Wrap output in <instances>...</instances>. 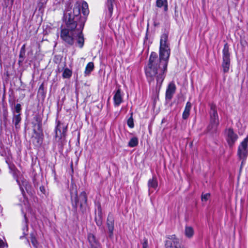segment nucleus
Instances as JSON below:
<instances>
[{"label": "nucleus", "instance_id": "obj_7", "mask_svg": "<svg viewBox=\"0 0 248 248\" xmlns=\"http://www.w3.org/2000/svg\"><path fill=\"white\" fill-rule=\"evenodd\" d=\"M176 89V86L174 83L171 82L168 86L166 91V99L168 100H170L174 94L175 93Z\"/></svg>", "mask_w": 248, "mask_h": 248}, {"label": "nucleus", "instance_id": "obj_41", "mask_svg": "<svg viewBox=\"0 0 248 248\" xmlns=\"http://www.w3.org/2000/svg\"><path fill=\"white\" fill-rule=\"evenodd\" d=\"M83 12L84 15L86 14V10L83 11Z\"/></svg>", "mask_w": 248, "mask_h": 248}, {"label": "nucleus", "instance_id": "obj_27", "mask_svg": "<svg viewBox=\"0 0 248 248\" xmlns=\"http://www.w3.org/2000/svg\"><path fill=\"white\" fill-rule=\"evenodd\" d=\"M127 125L130 128L134 127V124L133 122V119L132 116H131L127 120Z\"/></svg>", "mask_w": 248, "mask_h": 248}, {"label": "nucleus", "instance_id": "obj_40", "mask_svg": "<svg viewBox=\"0 0 248 248\" xmlns=\"http://www.w3.org/2000/svg\"><path fill=\"white\" fill-rule=\"evenodd\" d=\"M97 224L98 225H101V222H97Z\"/></svg>", "mask_w": 248, "mask_h": 248}, {"label": "nucleus", "instance_id": "obj_26", "mask_svg": "<svg viewBox=\"0 0 248 248\" xmlns=\"http://www.w3.org/2000/svg\"><path fill=\"white\" fill-rule=\"evenodd\" d=\"M169 239L172 240L174 245L175 246L176 245L179 244V240L177 238L175 235H170L168 237Z\"/></svg>", "mask_w": 248, "mask_h": 248}, {"label": "nucleus", "instance_id": "obj_24", "mask_svg": "<svg viewBox=\"0 0 248 248\" xmlns=\"http://www.w3.org/2000/svg\"><path fill=\"white\" fill-rule=\"evenodd\" d=\"M72 71L69 69L67 68H65L62 73V77L63 78H69L72 76Z\"/></svg>", "mask_w": 248, "mask_h": 248}, {"label": "nucleus", "instance_id": "obj_28", "mask_svg": "<svg viewBox=\"0 0 248 248\" xmlns=\"http://www.w3.org/2000/svg\"><path fill=\"white\" fill-rule=\"evenodd\" d=\"M210 197L209 193H206L205 194H202V202H206Z\"/></svg>", "mask_w": 248, "mask_h": 248}, {"label": "nucleus", "instance_id": "obj_33", "mask_svg": "<svg viewBox=\"0 0 248 248\" xmlns=\"http://www.w3.org/2000/svg\"><path fill=\"white\" fill-rule=\"evenodd\" d=\"M148 247V240L147 239L144 238L143 239V242L142 243V248H147Z\"/></svg>", "mask_w": 248, "mask_h": 248}, {"label": "nucleus", "instance_id": "obj_38", "mask_svg": "<svg viewBox=\"0 0 248 248\" xmlns=\"http://www.w3.org/2000/svg\"><path fill=\"white\" fill-rule=\"evenodd\" d=\"M47 0H40V2L42 4L45 3Z\"/></svg>", "mask_w": 248, "mask_h": 248}, {"label": "nucleus", "instance_id": "obj_11", "mask_svg": "<svg viewBox=\"0 0 248 248\" xmlns=\"http://www.w3.org/2000/svg\"><path fill=\"white\" fill-rule=\"evenodd\" d=\"M219 124V120L216 119H210V124L208 127V130L211 133L216 132Z\"/></svg>", "mask_w": 248, "mask_h": 248}, {"label": "nucleus", "instance_id": "obj_30", "mask_svg": "<svg viewBox=\"0 0 248 248\" xmlns=\"http://www.w3.org/2000/svg\"><path fill=\"white\" fill-rule=\"evenodd\" d=\"M31 241L33 245L35 247L37 246V240L35 237L33 236V234H31Z\"/></svg>", "mask_w": 248, "mask_h": 248}, {"label": "nucleus", "instance_id": "obj_37", "mask_svg": "<svg viewBox=\"0 0 248 248\" xmlns=\"http://www.w3.org/2000/svg\"><path fill=\"white\" fill-rule=\"evenodd\" d=\"M82 7L83 8H85L86 7H88L87 3L86 2H84L83 3Z\"/></svg>", "mask_w": 248, "mask_h": 248}, {"label": "nucleus", "instance_id": "obj_19", "mask_svg": "<svg viewBox=\"0 0 248 248\" xmlns=\"http://www.w3.org/2000/svg\"><path fill=\"white\" fill-rule=\"evenodd\" d=\"M185 235L188 238H191L194 234V230L192 227L186 226L185 231Z\"/></svg>", "mask_w": 248, "mask_h": 248}, {"label": "nucleus", "instance_id": "obj_22", "mask_svg": "<svg viewBox=\"0 0 248 248\" xmlns=\"http://www.w3.org/2000/svg\"><path fill=\"white\" fill-rule=\"evenodd\" d=\"M138 138L137 137H133L130 140L128 145L130 147H134L138 144Z\"/></svg>", "mask_w": 248, "mask_h": 248}, {"label": "nucleus", "instance_id": "obj_20", "mask_svg": "<svg viewBox=\"0 0 248 248\" xmlns=\"http://www.w3.org/2000/svg\"><path fill=\"white\" fill-rule=\"evenodd\" d=\"M93 68H94L93 63V62H89L86 66L85 74L86 75L90 74V73L93 70Z\"/></svg>", "mask_w": 248, "mask_h": 248}, {"label": "nucleus", "instance_id": "obj_5", "mask_svg": "<svg viewBox=\"0 0 248 248\" xmlns=\"http://www.w3.org/2000/svg\"><path fill=\"white\" fill-rule=\"evenodd\" d=\"M226 140L230 147H232L238 139V136L232 128H229L225 130Z\"/></svg>", "mask_w": 248, "mask_h": 248}, {"label": "nucleus", "instance_id": "obj_17", "mask_svg": "<svg viewBox=\"0 0 248 248\" xmlns=\"http://www.w3.org/2000/svg\"><path fill=\"white\" fill-rule=\"evenodd\" d=\"M16 182L20 187V189L22 194H23L24 192V188L27 190L28 188L30 187L28 182L26 180H22L21 183L18 179H16Z\"/></svg>", "mask_w": 248, "mask_h": 248}, {"label": "nucleus", "instance_id": "obj_35", "mask_svg": "<svg viewBox=\"0 0 248 248\" xmlns=\"http://www.w3.org/2000/svg\"><path fill=\"white\" fill-rule=\"evenodd\" d=\"M9 169L13 171H15L16 170L14 165H9Z\"/></svg>", "mask_w": 248, "mask_h": 248}, {"label": "nucleus", "instance_id": "obj_32", "mask_svg": "<svg viewBox=\"0 0 248 248\" xmlns=\"http://www.w3.org/2000/svg\"><path fill=\"white\" fill-rule=\"evenodd\" d=\"M166 248H173L172 243L170 241H166L165 243Z\"/></svg>", "mask_w": 248, "mask_h": 248}, {"label": "nucleus", "instance_id": "obj_21", "mask_svg": "<svg viewBox=\"0 0 248 248\" xmlns=\"http://www.w3.org/2000/svg\"><path fill=\"white\" fill-rule=\"evenodd\" d=\"M80 207L81 208L83 206V204H86L87 201V197L86 192L84 191L82 192L80 195Z\"/></svg>", "mask_w": 248, "mask_h": 248}, {"label": "nucleus", "instance_id": "obj_4", "mask_svg": "<svg viewBox=\"0 0 248 248\" xmlns=\"http://www.w3.org/2000/svg\"><path fill=\"white\" fill-rule=\"evenodd\" d=\"M222 67L224 73L229 72L230 66V54L229 52V46L227 44H225L222 50Z\"/></svg>", "mask_w": 248, "mask_h": 248}, {"label": "nucleus", "instance_id": "obj_8", "mask_svg": "<svg viewBox=\"0 0 248 248\" xmlns=\"http://www.w3.org/2000/svg\"><path fill=\"white\" fill-rule=\"evenodd\" d=\"M113 99L114 101V105L115 107L119 106L123 102V94L120 88H118L115 93Z\"/></svg>", "mask_w": 248, "mask_h": 248}, {"label": "nucleus", "instance_id": "obj_42", "mask_svg": "<svg viewBox=\"0 0 248 248\" xmlns=\"http://www.w3.org/2000/svg\"><path fill=\"white\" fill-rule=\"evenodd\" d=\"M38 127H39V128H40V127H41V124H38Z\"/></svg>", "mask_w": 248, "mask_h": 248}, {"label": "nucleus", "instance_id": "obj_12", "mask_svg": "<svg viewBox=\"0 0 248 248\" xmlns=\"http://www.w3.org/2000/svg\"><path fill=\"white\" fill-rule=\"evenodd\" d=\"M34 134L35 136L32 137V141L33 143L36 146L40 145L43 141V135L42 134L37 133L34 130Z\"/></svg>", "mask_w": 248, "mask_h": 248}, {"label": "nucleus", "instance_id": "obj_25", "mask_svg": "<svg viewBox=\"0 0 248 248\" xmlns=\"http://www.w3.org/2000/svg\"><path fill=\"white\" fill-rule=\"evenodd\" d=\"M25 222L24 223V225L23 227V236H20V238H22V237H24L25 235H26L28 234V227L27 223V219L25 217Z\"/></svg>", "mask_w": 248, "mask_h": 248}, {"label": "nucleus", "instance_id": "obj_29", "mask_svg": "<svg viewBox=\"0 0 248 248\" xmlns=\"http://www.w3.org/2000/svg\"><path fill=\"white\" fill-rule=\"evenodd\" d=\"M165 4L164 0H156V5L159 8L162 7Z\"/></svg>", "mask_w": 248, "mask_h": 248}, {"label": "nucleus", "instance_id": "obj_9", "mask_svg": "<svg viewBox=\"0 0 248 248\" xmlns=\"http://www.w3.org/2000/svg\"><path fill=\"white\" fill-rule=\"evenodd\" d=\"M114 2V0H107L105 10L106 16L108 18L112 16Z\"/></svg>", "mask_w": 248, "mask_h": 248}, {"label": "nucleus", "instance_id": "obj_6", "mask_svg": "<svg viewBox=\"0 0 248 248\" xmlns=\"http://www.w3.org/2000/svg\"><path fill=\"white\" fill-rule=\"evenodd\" d=\"M66 131L67 125L62 124L60 122H58L55 128L56 138L59 137V135H60V138L65 137L66 136Z\"/></svg>", "mask_w": 248, "mask_h": 248}, {"label": "nucleus", "instance_id": "obj_34", "mask_svg": "<svg viewBox=\"0 0 248 248\" xmlns=\"http://www.w3.org/2000/svg\"><path fill=\"white\" fill-rule=\"evenodd\" d=\"M165 0V4H164V9L165 11H167L168 10V1L167 0Z\"/></svg>", "mask_w": 248, "mask_h": 248}, {"label": "nucleus", "instance_id": "obj_13", "mask_svg": "<svg viewBox=\"0 0 248 248\" xmlns=\"http://www.w3.org/2000/svg\"><path fill=\"white\" fill-rule=\"evenodd\" d=\"M88 238L92 248H100V245L97 243L95 236L93 234H89Z\"/></svg>", "mask_w": 248, "mask_h": 248}, {"label": "nucleus", "instance_id": "obj_10", "mask_svg": "<svg viewBox=\"0 0 248 248\" xmlns=\"http://www.w3.org/2000/svg\"><path fill=\"white\" fill-rule=\"evenodd\" d=\"M158 186V182L155 177H153L148 182V187L149 189V194L150 195L154 190L156 189Z\"/></svg>", "mask_w": 248, "mask_h": 248}, {"label": "nucleus", "instance_id": "obj_2", "mask_svg": "<svg viewBox=\"0 0 248 248\" xmlns=\"http://www.w3.org/2000/svg\"><path fill=\"white\" fill-rule=\"evenodd\" d=\"M66 27L62 29L60 34L61 39L64 44L73 46L75 38H77V43L80 48H82L84 44V39L82 33L84 23L80 21V4L78 2L73 9H67L64 14Z\"/></svg>", "mask_w": 248, "mask_h": 248}, {"label": "nucleus", "instance_id": "obj_23", "mask_svg": "<svg viewBox=\"0 0 248 248\" xmlns=\"http://www.w3.org/2000/svg\"><path fill=\"white\" fill-rule=\"evenodd\" d=\"M72 202V206L73 207L77 209L78 206V197L77 193H76L75 196L74 197L73 196H71Z\"/></svg>", "mask_w": 248, "mask_h": 248}, {"label": "nucleus", "instance_id": "obj_39", "mask_svg": "<svg viewBox=\"0 0 248 248\" xmlns=\"http://www.w3.org/2000/svg\"><path fill=\"white\" fill-rule=\"evenodd\" d=\"M175 248H185L183 247L179 246L178 245H176L175 246Z\"/></svg>", "mask_w": 248, "mask_h": 248}, {"label": "nucleus", "instance_id": "obj_31", "mask_svg": "<svg viewBox=\"0 0 248 248\" xmlns=\"http://www.w3.org/2000/svg\"><path fill=\"white\" fill-rule=\"evenodd\" d=\"M15 111L17 114H20L21 110V105L19 104H17L15 106Z\"/></svg>", "mask_w": 248, "mask_h": 248}, {"label": "nucleus", "instance_id": "obj_3", "mask_svg": "<svg viewBox=\"0 0 248 248\" xmlns=\"http://www.w3.org/2000/svg\"><path fill=\"white\" fill-rule=\"evenodd\" d=\"M248 137H247L240 143L238 148L237 155L241 160V166L244 164L248 154Z\"/></svg>", "mask_w": 248, "mask_h": 248}, {"label": "nucleus", "instance_id": "obj_18", "mask_svg": "<svg viewBox=\"0 0 248 248\" xmlns=\"http://www.w3.org/2000/svg\"><path fill=\"white\" fill-rule=\"evenodd\" d=\"M21 121L20 114H15L13 118V123L14 124L16 128L19 127V124Z\"/></svg>", "mask_w": 248, "mask_h": 248}, {"label": "nucleus", "instance_id": "obj_36", "mask_svg": "<svg viewBox=\"0 0 248 248\" xmlns=\"http://www.w3.org/2000/svg\"><path fill=\"white\" fill-rule=\"evenodd\" d=\"M4 246V244L3 242L1 239H0V248H3Z\"/></svg>", "mask_w": 248, "mask_h": 248}, {"label": "nucleus", "instance_id": "obj_15", "mask_svg": "<svg viewBox=\"0 0 248 248\" xmlns=\"http://www.w3.org/2000/svg\"><path fill=\"white\" fill-rule=\"evenodd\" d=\"M191 108V104L189 102H187L183 113L182 118L183 119H186L189 116L190 111Z\"/></svg>", "mask_w": 248, "mask_h": 248}, {"label": "nucleus", "instance_id": "obj_16", "mask_svg": "<svg viewBox=\"0 0 248 248\" xmlns=\"http://www.w3.org/2000/svg\"><path fill=\"white\" fill-rule=\"evenodd\" d=\"M107 226L109 233V236L112 237L113 236V232L114 230V221L113 219L109 217H108Z\"/></svg>", "mask_w": 248, "mask_h": 248}, {"label": "nucleus", "instance_id": "obj_1", "mask_svg": "<svg viewBox=\"0 0 248 248\" xmlns=\"http://www.w3.org/2000/svg\"><path fill=\"white\" fill-rule=\"evenodd\" d=\"M168 33H163L160 39L159 58L155 52L151 53L149 63L145 69L148 82L151 84L156 80V86L159 88L165 78L170 56V50L168 43Z\"/></svg>", "mask_w": 248, "mask_h": 248}, {"label": "nucleus", "instance_id": "obj_14", "mask_svg": "<svg viewBox=\"0 0 248 248\" xmlns=\"http://www.w3.org/2000/svg\"><path fill=\"white\" fill-rule=\"evenodd\" d=\"M210 119H218L217 107L215 104H211L210 111Z\"/></svg>", "mask_w": 248, "mask_h": 248}]
</instances>
